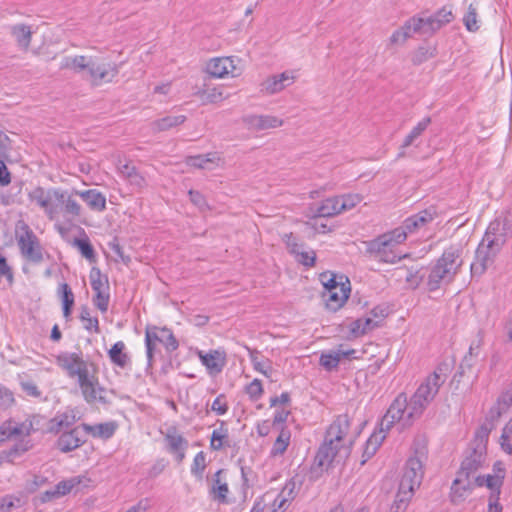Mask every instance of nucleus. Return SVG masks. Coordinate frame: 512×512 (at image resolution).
<instances>
[{"label":"nucleus","mask_w":512,"mask_h":512,"mask_svg":"<svg viewBox=\"0 0 512 512\" xmlns=\"http://www.w3.org/2000/svg\"><path fill=\"white\" fill-rule=\"evenodd\" d=\"M501 449L512 455V419L504 426L500 437Z\"/></svg>","instance_id":"6e6d98bb"},{"label":"nucleus","mask_w":512,"mask_h":512,"mask_svg":"<svg viewBox=\"0 0 512 512\" xmlns=\"http://www.w3.org/2000/svg\"><path fill=\"white\" fill-rule=\"evenodd\" d=\"M295 488L296 483L294 480L288 481L284 488L282 489L281 493L279 494L278 498L275 499L274 505L278 508H283L285 506V503L289 500H292L295 497Z\"/></svg>","instance_id":"8fccbe9b"},{"label":"nucleus","mask_w":512,"mask_h":512,"mask_svg":"<svg viewBox=\"0 0 512 512\" xmlns=\"http://www.w3.org/2000/svg\"><path fill=\"white\" fill-rule=\"evenodd\" d=\"M463 22L468 31L475 32L479 29L477 21V9L470 4L467 13L463 17Z\"/></svg>","instance_id":"052dcab7"},{"label":"nucleus","mask_w":512,"mask_h":512,"mask_svg":"<svg viewBox=\"0 0 512 512\" xmlns=\"http://www.w3.org/2000/svg\"><path fill=\"white\" fill-rule=\"evenodd\" d=\"M290 437H291L290 431L287 428L282 427L279 432L278 437L276 438V440L273 444L272 454L273 455H282L286 451V449L290 443Z\"/></svg>","instance_id":"09e8293b"},{"label":"nucleus","mask_w":512,"mask_h":512,"mask_svg":"<svg viewBox=\"0 0 512 512\" xmlns=\"http://www.w3.org/2000/svg\"><path fill=\"white\" fill-rule=\"evenodd\" d=\"M118 72V66L115 63H100L93 59L88 69L91 82L96 86L112 82Z\"/></svg>","instance_id":"4468645a"},{"label":"nucleus","mask_w":512,"mask_h":512,"mask_svg":"<svg viewBox=\"0 0 512 512\" xmlns=\"http://www.w3.org/2000/svg\"><path fill=\"white\" fill-rule=\"evenodd\" d=\"M91 61L92 58H88L83 55L75 56L73 58L66 57L61 63V69H72L75 72H81L89 69Z\"/></svg>","instance_id":"a19ab883"},{"label":"nucleus","mask_w":512,"mask_h":512,"mask_svg":"<svg viewBox=\"0 0 512 512\" xmlns=\"http://www.w3.org/2000/svg\"><path fill=\"white\" fill-rule=\"evenodd\" d=\"M490 244L491 243L484 239L479 243L475 252V259L470 267L473 277L483 275L487 268L492 265L496 255L501 250V248H496Z\"/></svg>","instance_id":"ddd939ff"},{"label":"nucleus","mask_w":512,"mask_h":512,"mask_svg":"<svg viewBox=\"0 0 512 512\" xmlns=\"http://www.w3.org/2000/svg\"><path fill=\"white\" fill-rule=\"evenodd\" d=\"M186 121L185 115L165 116L151 123L152 130L155 132L167 131L171 128L182 125Z\"/></svg>","instance_id":"58836bf2"},{"label":"nucleus","mask_w":512,"mask_h":512,"mask_svg":"<svg viewBox=\"0 0 512 512\" xmlns=\"http://www.w3.org/2000/svg\"><path fill=\"white\" fill-rule=\"evenodd\" d=\"M413 494L398 489V493L395 497L393 504L391 505L390 512H405L408 503Z\"/></svg>","instance_id":"5fc2aeb1"},{"label":"nucleus","mask_w":512,"mask_h":512,"mask_svg":"<svg viewBox=\"0 0 512 512\" xmlns=\"http://www.w3.org/2000/svg\"><path fill=\"white\" fill-rule=\"evenodd\" d=\"M377 326V322L371 318L357 319L351 324V332L355 336L364 335Z\"/></svg>","instance_id":"3c124183"},{"label":"nucleus","mask_w":512,"mask_h":512,"mask_svg":"<svg viewBox=\"0 0 512 512\" xmlns=\"http://www.w3.org/2000/svg\"><path fill=\"white\" fill-rule=\"evenodd\" d=\"M89 277L91 287L95 292L93 303L102 313H105L108 310L110 300L108 278L97 267H92Z\"/></svg>","instance_id":"f8f14e48"},{"label":"nucleus","mask_w":512,"mask_h":512,"mask_svg":"<svg viewBox=\"0 0 512 512\" xmlns=\"http://www.w3.org/2000/svg\"><path fill=\"white\" fill-rule=\"evenodd\" d=\"M435 55V48L432 47H419L412 56V62L415 65H420L423 62L431 59Z\"/></svg>","instance_id":"13d9d810"},{"label":"nucleus","mask_w":512,"mask_h":512,"mask_svg":"<svg viewBox=\"0 0 512 512\" xmlns=\"http://www.w3.org/2000/svg\"><path fill=\"white\" fill-rule=\"evenodd\" d=\"M384 439L385 435L380 436L377 435V433L371 435L367 440L364 455H366L368 458L373 456Z\"/></svg>","instance_id":"0e129e2a"},{"label":"nucleus","mask_w":512,"mask_h":512,"mask_svg":"<svg viewBox=\"0 0 512 512\" xmlns=\"http://www.w3.org/2000/svg\"><path fill=\"white\" fill-rule=\"evenodd\" d=\"M226 474L224 469H219L212 477L211 487L209 490L210 496L213 501L220 504H228V482L224 478Z\"/></svg>","instance_id":"b1692460"},{"label":"nucleus","mask_w":512,"mask_h":512,"mask_svg":"<svg viewBox=\"0 0 512 512\" xmlns=\"http://www.w3.org/2000/svg\"><path fill=\"white\" fill-rule=\"evenodd\" d=\"M285 245H286V248L288 250V252L290 254H292L293 256L295 254H298V252L300 251L302 245L299 244L296 240V238L294 237L293 233H286L283 235L282 237Z\"/></svg>","instance_id":"338daca9"},{"label":"nucleus","mask_w":512,"mask_h":512,"mask_svg":"<svg viewBox=\"0 0 512 512\" xmlns=\"http://www.w3.org/2000/svg\"><path fill=\"white\" fill-rule=\"evenodd\" d=\"M224 423L222 422L221 428L216 429L212 432L210 447L212 450L219 451L224 445L225 441H228V431L223 428Z\"/></svg>","instance_id":"603ef678"},{"label":"nucleus","mask_w":512,"mask_h":512,"mask_svg":"<svg viewBox=\"0 0 512 512\" xmlns=\"http://www.w3.org/2000/svg\"><path fill=\"white\" fill-rule=\"evenodd\" d=\"M448 366L441 364L436 367L426 380L418 387L411 397L408 408V418H418L422 415L426 407L433 401L439 388L446 381Z\"/></svg>","instance_id":"f03ea898"},{"label":"nucleus","mask_w":512,"mask_h":512,"mask_svg":"<svg viewBox=\"0 0 512 512\" xmlns=\"http://www.w3.org/2000/svg\"><path fill=\"white\" fill-rule=\"evenodd\" d=\"M485 457V451L471 447L469 455L466 456L462 461L461 467L457 474L469 478L471 480L472 478L474 479V475L478 471V469L481 468V466L483 465Z\"/></svg>","instance_id":"6ab92c4d"},{"label":"nucleus","mask_w":512,"mask_h":512,"mask_svg":"<svg viewBox=\"0 0 512 512\" xmlns=\"http://www.w3.org/2000/svg\"><path fill=\"white\" fill-rule=\"evenodd\" d=\"M10 33L21 50L25 52L29 50L33 35L30 25L23 23L15 24L10 27Z\"/></svg>","instance_id":"c756f323"},{"label":"nucleus","mask_w":512,"mask_h":512,"mask_svg":"<svg viewBox=\"0 0 512 512\" xmlns=\"http://www.w3.org/2000/svg\"><path fill=\"white\" fill-rule=\"evenodd\" d=\"M80 483H81V480L78 477H73V478L68 479V480H63V481L59 482L55 486L56 494H58L59 497L64 496V495L70 493V491L75 486L79 485Z\"/></svg>","instance_id":"680f3d73"},{"label":"nucleus","mask_w":512,"mask_h":512,"mask_svg":"<svg viewBox=\"0 0 512 512\" xmlns=\"http://www.w3.org/2000/svg\"><path fill=\"white\" fill-rule=\"evenodd\" d=\"M325 437L348 450L354 443L355 436L350 435V419L347 414L339 415L326 430Z\"/></svg>","instance_id":"9d476101"},{"label":"nucleus","mask_w":512,"mask_h":512,"mask_svg":"<svg viewBox=\"0 0 512 512\" xmlns=\"http://www.w3.org/2000/svg\"><path fill=\"white\" fill-rule=\"evenodd\" d=\"M165 439L168 443V448L171 453L174 451L183 450L187 447L186 439L177 434L175 427H172L168 430Z\"/></svg>","instance_id":"a18cd8bd"},{"label":"nucleus","mask_w":512,"mask_h":512,"mask_svg":"<svg viewBox=\"0 0 512 512\" xmlns=\"http://www.w3.org/2000/svg\"><path fill=\"white\" fill-rule=\"evenodd\" d=\"M351 291L350 284L343 287L342 291L339 290H328L323 291L322 298L325 301L326 307L331 311L339 310L349 298Z\"/></svg>","instance_id":"c85d7f7f"},{"label":"nucleus","mask_w":512,"mask_h":512,"mask_svg":"<svg viewBox=\"0 0 512 512\" xmlns=\"http://www.w3.org/2000/svg\"><path fill=\"white\" fill-rule=\"evenodd\" d=\"M124 350H125L124 342L118 341L108 351V355L110 357L111 362L121 368L126 367L130 361L128 354L125 353Z\"/></svg>","instance_id":"ea45409f"},{"label":"nucleus","mask_w":512,"mask_h":512,"mask_svg":"<svg viewBox=\"0 0 512 512\" xmlns=\"http://www.w3.org/2000/svg\"><path fill=\"white\" fill-rule=\"evenodd\" d=\"M294 82V76L289 74L288 72H283L278 75H272L267 77L260 84V91L267 95H273L281 92L287 86L291 85Z\"/></svg>","instance_id":"4be33fe9"},{"label":"nucleus","mask_w":512,"mask_h":512,"mask_svg":"<svg viewBox=\"0 0 512 512\" xmlns=\"http://www.w3.org/2000/svg\"><path fill=\"white\" fill-rule=\"evenodd\" d=\"M76 419L74 415H69L67 413H62L56 415L54 418L50 420L49 431L51 433H59L62 429L71 428Z\"/></svg>","instance_id":"79ce46f5"},{"label":"nucleus","mask_w":512,"mask_h":512,"mask_svg":"<svg viewBox=\"0 0 512 512\" xmlns=\"http://www.w3.org/2000/svg\"><path fill=\"white\" fill-rule=\"evenodd\" d=\"M78 385L87 403L110 404V400L106 397V388L100 385L95 371L86 376L83 375V378L78 381Z\"/></svg>","instance_id":"1a4fd4ad"},{"label":"nucleus","mask_w":512,"mask_h":512,"mask_svg":"<svg viewBox=\"0 0 512 512\" xmlns=\"http://www.w3.org/2000/svg\"><path fill=\"white\" fill-rule=\"evenodd\" d=\"M153 341H159L162 343L165 348L172 352L178 349L179 343L174 336L171 329L167 327L159 328L154 325H148L145 328V345H146V354L148 360V366H152L153 362Z\"/></svg>","instance_id":"423d86ee"},{"label":"nucleus","mask_w":512,"mask_h":512,"mask_svg":"<svg viewBox=\"0 0 512 512\" xmlns=\"http://www.w3.org/2000/svg\"><path fill=\"white\" fill-rule=\"evenodd\" d=\"M452 18V13L445 10L440 11L437 15L423 18L424 35H431L439 30L444 24L449 23Z\"/></svg>","instance_id":"f704fd0d"},{"label":"nucleus","mask_w":512,"mask_h":512,"mask_svg":"<svg viewBox=\"0 0 512 512\" xmlns=\"http://www.w3.org/2000/svg\"><path fill=\"white\" fill-rule=\"evenodd\" d=\"M245 390L252 400H258L263 393L262 383L259 379H254Z\"/></svg>","instance_id":"774afa93"},{"label":"nucleus","mask_w":512,"mask_h":512,"mask_svg":"<svg viewBox=\"0 0 512 512\" xmlns=\"http://www.w3.org/2000/svg\"><path fill=\"white\" fill-rule=\"evenodd\" d=\"M33 431L34 427L31 421L17 424L12 419L6 420L0 426V444L18 436L28 437Z\"/></svg>","instance_id":"a211bd4d"},{"label":"nucleus","mask_w":512,"mask_h":512,"mask_svg":"<svg viewBox=\"0 0 512 512\" xmlns=\"http://www.w3.org/2000/svg\"><path fill=\"white\" fill-rule=\"evenodd\" d=\"M505 477V469L499 468V473H494L493 475L486 476H475L473 479L474 485L478 487L486 486L491 490V493L500 494V489L503 484V480Z\"/></svg>","instance_id":"7c9ffc66"},{"label":"nucleus","mask_w":512,"mask_h":512,"mask_svg":"<svg viewBox=\"0 0 512 512\" xmlns=\"http://www.w3.org/2000/svg\"><path fill=\"white\" fill-rule=\"evenodd\" d=\"M461 246H450L430 268L426 285L430 292L436 291L454 281L464 263Z\"/></svg>","instance_id":"f257e3e1"},{"label":"nucleus","mask_w":512,"mask_h":512,"mask_svg":"<svg viewBox=\"0 0 512 512\" xmlns=\"http://www.w3.org/2000/svg\"><path fill=\"white\" fill-rule=\"evenodd\" d=\"M220 161V157L216 153H208L206 155L189 156L186 158V164L198 169H205L208 163Z\"/></svg>","instance_id":"49530a36"},{"label":"nucleus","mask_w":512,"mask_h":512,"mask_svg":"<svg viewBox=\"0 0 512 512\" xmlns=\"http://www.w3.org/2000/svg\"><path fill=\"white\" fill-rule=\"evenodd\" d=\"M197 356L210 374L220 373L226 365V352L224 350H211L208 353L197 351Z\"/></svg>","instance_id":"412c9836"},{"label":"nucleus","mask_w":512,"mask_h":512,"mask_svg":"<svg viewBox=\"0 0 512 512\" xmlns=\"http://www.w3.org/2000/svg\"><path fill=\"white\" fill-rule=\"evenodd\" d=\"M512 406V391H506L500 395L497 402L489 410V418L497 422L502 414Z\"/></svg>","instance_id":"e433bc0d"},{"label":"nucleus","mask_w":512,"mask_h":512,"mask_svg":"<svg viewBox=\"0 0 512 512\" xmlns=\"http://www.w3.org/2000/svg\"><path fill=\"white\" fill-rule=\"evenodd\" d=\"M74 244L79 248L85 258L94 260L95 252L88 239H75Z\"/></svg>","instance_id":"69168bd1"},{"label":"nucleus","mask_w":512,"mask_h":512,"mask_svg":"<svg viewBox=\"0 0 512 512\" xmlns=\"http://www.w3.org/2000/svg\"><path fill=\"white\" fill-rule=\"evenodd\" d=\"M320 281L324 286V291L328 290H339L342 291L343 287L348 286L350 281L348 277L344 275H336L329 271L323 272L320 274Z\"/></svg>","instance_id":"c9c22d12"},{"label":"nucleus","mask_w":512,"mask_h":512,"mask_svg":"<svg viewBox=\"0 0 512 512\" xmlns=\"http://www.w3.org/2000/svg\"><path fill=\"white\" fill-rule=\"evenodd\" d=\"M243 123L254 131H263L281 127L283 120L272 115H246L242 118Z\"/></svg>","instance_id":"5701e85b"},{"label":"nucleus","mask_w":512,"mask_h":512,"mask_svg":"<svg viewBox=\"0 0 512 512\" xmlns=\"http://www.w3.org/2000/svg\"><path fill=\"white\" fill-rule=\"evenodd\" d=\"M473 480L457 474L450 489V501L454 505H459L465 501L474 487Z\"/></svg>","instance_id":"393cba45"},{"label":"nucleus","mask_w":512,"mask_h":512,"mask_svg":"<svg viewBox=\"0 0 512 512\" xmlns=\"http://www.w3.org/2000/svg\"><path fill=\"white\" fill-rule=\"evenodd\" d=\"M56 363L60 368L66 371L70 378H77V382L90 373L89 366L93 367L92 363H88L82 357V353H62L57 356Z\"/></svg>","instance_id":"9b49d317"},{"label":"nucleus","mask_w":512,"mask_h":512,"mask_svg":"<svg viewBox=\"0 0 512 512\" xmlns=\"http://www.w3.org/2000/svg\"><path fill=\"white\" fill-rule=\"evenodd\" d=\"M431 123L430 117L423 118L418 124L411 130V132L405 137L402 149H405L412 145V143L427 129Z\"/></svg>","instance_id":"de8ad7c7"},{"label":"nucleus","mask_w":512,"mask_h":512,"mask_svg":"<svg viewBox=\"0 0 512 512\" xmlns=\"http://www.w3.org/2000/svg\"><path fill=\"white\" fill-rule=\"evenodd\" d=\"M82 430L85 433L91 434L93 437H99L103 439H108L113 436L116 430V425L112 422L101 423L97 425H89L83 423L81 425Z\"/></svg>","instance_id":"4c0bfd02"},{"label":"nucleus","mask_w":512,"mask_h":512,"mask_svg":"<svg viewBox=\"0 0 512 512\" xmlns=\"http://www.w3.org/2000/svg\"><path fill=\"white\" fill-rule=\"evenodd\" d=\"M340 361L341 360L337 351L322 353L319 359L320 365L327 371H332L333 369L337 368Z\"/></svg>","instance_id":"4d7b16f0"},{"label":"nucleus","mask_w":512,"mask_h":512,"mask_svg":"<svg viewBox=\"0 0 512 512\" xmlns=\"http://www.w3.org/2000/svg\"><path fill=\"white\" fill-rule=\"evenodd\" d=\"M341 452H344V457H347L350 450L335 442H330L325 437L323 444L318 449L315 462L319 467H328Z\"/></svg>","instance_id":"dca6fc26"},{"label":"nucleus","mask_w":512,"mask_h":512,"mask_svg":"<svg viewBox=\"0 0 512 512\" xmlns=\"http://www.w3.org/2000/svg\"><path fill=\"white\" fill-rule=\"evenodd\" d=\"M512 237V209L507 210L492 222L486 229L483 239L491 243V246L502 248Z\"/></svg>","instance_id":"39448f33"},{"label":"nucleus","mask_w":512,"mask_h":512,"mask_svg":"<svg viewBox=\"0 0 512 512\" xmlns=\"http://www.w3.org/2000/svg\"><path fill=\"white\" fill-rule=\"evenodd\" d=\"M118 172L131 186L142 190L147 187V180L131 162L118 166Z\"/></svg>","instance_id":"cd10ccee"},{"label":"nucleus","mask_w":512,"mask_h":512,"mask_svg":"<svg viewBox=\"0 0 512 512\" xmlns=\"http://www.w3.org/2000/svg\"><path fill=\"white\" fill-rule=\"evenodd\" d=\"M57 192L55 188L36 187L28 193V199L42 209L50 220H54L59 214L58 204H55Z\"/></svg>","instance_id":"6e6552de"},{"label":"nucleus","mask_w":512,"mask_h":512,"mask_svg":"<svg viewBox=\"0 0 512 512\" xmlns=\"http://www.w3.org/2000/svg\"><path fill=\"white\" fill-rule=\"evenodd\" d=\"M409 403H407L406 397L399 395L393 403L390 405L386 412L387 419L391 418L395 422H401L402 427L411 425L415 418H408Z\"/></svg>","instance_id":"a878e982"},{"label":"nucleus","mask_w":512,"mask_h":512,"mask_svg":"<svg viewBox=\"0 0 512 512\" xmlns=\"http://www.w3.org/2000/svg\"><path fill=\"white\" fill-rule=\"evenodd\" d=\"M74 190L69 193L66 190L58 189L56 202L58 204L59 213H63L65 217L74 220L81 215V205L74 198Z\"/></svg>","instance_id":"2eb2a0df"},{"label":"nucleus","mask_w":512,"mask_h":512,"mask_svg":"<svg viewBox=\"0 0 512 512\" xmlns=\"http://www.w3.org/2000/svg\"><path fill=\"white\" fill-rule=\"evenodd\" d=\"M81 426L71 428L69 431L63 432L57 439L56 446L63 452L68 453L82 446L86 439Z\"/></svg>","instance_id":"f3484780"},{"label":"nucleus","mask_w":512,"mask_h":512,"mask_svg":"<svg viewBox=\"0 0 512 512\" xmlns=\"http://www.w3.org/2000/svg\"><path fill=\"white\" fill-rule=\"evenodd\" d=\"M404 241V233L394 229L368 241L366 252L378 261L393 264L403 257L395 252V247Z\"/></svg>","instance_id":"7ed1b4c3"},{"label":"nucleus","mask_w":512,"mask_h":512,"mask_svg":"<svg viewBox=\"0 0 512 512\" xmlns=\"http://www.w3.org/2000/svg\"><path fill=\"white\" fill-rule=\"evenodd\" d=\"M206 469V455L204 452H199L196 454L193 460V464L191 466V473L196 476L198 479H202L203 473Z\"/></svg>","instance_id":"bf43d9fd"},{"label":"nucleus","mask_w":512,"mask_h":512,"mask_svg":"<svg viewBox=\"0 0 512 512\" xmlns=\"http://www.w3.org/2000/svg\"><path fill=\"white\" fill-rule=\"evenodd\" d=\"M80 320L84 323V328L86 330L100 333L98 319L96 317H91L89 309L86 306L81 308Z\"/></svg>","instance_id":"864d4df0"},{"label":"nucleus","mask_w":512,"mask_h":512,"mask_svg":"<svg viewBox=\"0 0 512 512\" xmlns=\"http://www.w3.org/2000/svg\"><path fill=\"white\" fill-rule=\"evenodd\" d=\"M424 476L423 461L419 456L409 457L403 469L399 489L414 494Z\"/></svg>","instance_id":"0eeeda50"},{"label":"nucleus","mask_w":512,"mask_h":512,"mask_svg":"<svg viewBox=\"0 0 512 512\" xmlns=\"http://www.w3.org/2000/svg\"><path fill=\"white\" fill-rule=\"evenodd\" d=\"M75 195L81 197L83 201L94 211H104L106 209V197L95 189L78 191L74 190Z\"/></svg>","instance_id":"2f4dec72"},{"label":"nucleus","mask_w":512,"mask_h":512,"mask_svg":"<svg viewBox=\"0 0 512 512\" xmlns=\"http://www.w3.org/2000/svg\"><path fill=\"white\" fill-rule=\"evenodd\" d=\"M494 427L495 422H492L488 414L486 422L477 429L474 440L471 443V447L479 450L481 447V450L486 452L489 435Z\"/></svg>","instance_id":"72a5a7b5"},{"label":"nucleus","mask_w":512,"mask_h":512,"mask_svg":"<svg viewBox=\"0 0 512 512\" xmlns=\"http://www.w3.org/2000/svg\"><path fill=\"white\" fill-rule=\"evenodd\" d=\"M296 261L307 267V268H310V267H313L315 265V262H316V253L314 250H310V251H299L298 254H295L294 255Z\"/></svg>","instance_id":"e2e57ef3"},{"label":"nucleus","mask_w":512,"mask_h":512,"mask_svg":"<svg viewBox=\"0 0 512 512\" xmlns=\"http://www.w3.org/2000/svg\"><path fill=\"white\" fill-rule=\"evenodd\" d=\"M207 72L217 78H223L227 75L236 77L239 75L231 57L213 58L207 63Z\"/></svg>","instance_id":"aec40b11"},{"label":"nucleus","mask_w":512,"mask_h":512,"mask_svg":"<svg viewBox=\"0 0 512 512\" xmlns=\"http://www.w3.org/2000/svg\"><path fill=\"white\" fill-rule=\"evenodd\" d=\"M436 213L431 210H423L419 213L407 218L400 227L395 228V230H400L404 233L405 239L407 238L408 233H412L416 231L418 228L426 225L427 223L433 221Z\"/></svg>","instance_id":"bb28decb"},{"label":"nucleus","mask_w":512,"mask_h":512,"mask_svg":"<svg viewBox=\"0 0 512 512\" xmlns=\"http://www.w3.org/2000/svg\"><path fill=\"white\" fill-rule=\"evenodd\" d=\"M203 104L218 103L226 99L228 96L219 87L207 88L197 92Z\"/></svg>","instance_id":"37998d69"},{"label":"nucleus","mask_w":512,"mask_h":512,"mask_svg":"<svg viewBox=\"0 0 512 512\" xmlns=\"http://www.w3.org/2000/svg\"><path fill=\"white\" fill-rule=\"evenodd\" d=\"M59 293H61L62 296L63 316L69 319L74 305V294L67 283L60 285Z\"/></svg>","instance_id":"c03bdc74"},{"label":"nucleus","mask_w":512,"mask_h":512,"mask_svg":"<svg viewBox=\"0 0 512 512\" xmlns=\"http://www.w3.org/2000/svg\"><path fill=\"white\" fill-rule=\"evenodd\" d=\"M15 237L25 260L33 264H39L44 260V249L40 240L25 221L19 220L16 223Z\"/></svg>","instance_id":"20e7f679"},{"label":"nucleus","mask_w":512,"mask_h":512,"mask_svg":"<svg viewBox=\"0 0 512 512\" xmlns=\"http://www.w3.org/2000/svg\"><path fill=\"white\" fill-rule=\"evenodd\" d=\"M340 197H331L321 202L315 210H313V217H332L342 212Z\"/></svg>","instance_id":"473e14b6"}]
</instances>
